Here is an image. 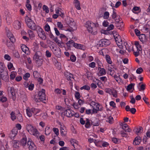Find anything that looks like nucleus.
Returning a JSON list of instances; mask_svg holds the SVG:
<instances>
[{
	"instance_id": "nucleus-22",
	"label": "nucleus",
	"mask_w": 150,
	"mask_h": 150,
	"mask_svg": "<svg viewBox=\"0 0 150 150\" xmlns=\"http://www.w3.org/2000/svg\"><path fill=\"white\" fill-rule=\"evenodd\" d=\"M141 142V139L140 137H135L134 140L133 144L134 145H139Z\"/></svg>"
},
{
	"instance_id": "nucleus-57",
	"label": "nucleus",
	"mask_w": 150,
	"mask_h": 150,
	"mask_svg": "<svg viewBox=\"0 0 150 150\" xmlns=\"http://www.w3.org/2000/svg\"><path fill=\"white\" fill-rule=\"evenodd\" d=\"M34 77L35 78H37L39 77V74L37 71H34L33 72Z\"/></svg>"
},
{
	"instance_id": "nucleus-29",
	"label": "nucleus",
	"mask_w": 150,
	"mask_h": 150,
	"mask_svg": "<svg viewBox=\"0 0 150 150\" xmlns=\"http://www.w3.org/2000/svg\"><path fill=\"white\" fill-rule=\"evenodd\" d=\"M95 61L98 64V69L99 70V68L103 66V64L100 61L99 59L98 58H96L95 59Z\"/></svg>"
},
{
	"instance_id": "nucleus-42",
	"label": "nucleus",
	"mask_w": 150,
	"mask_h": 150,
	"mask_svg": "<svg viewBox=\"0 0 150 150\" xmlns=\"http://www.w3.org/2000/svg\"><path fill=\"white\" fill-rule=\"evenodd\" d=\"M109 13L108 11H105L104 12L103 15V18L105 19H107L109 18Z\"/></svg>"
},
{
	"instance_id": "nucleus-54",
	"label": "nucleus",
	"mask_w": 150,
	"mask_h": 150,
	"mask_svg": "<svg viewBox=\"0 0 150 150\" xmlns=\"http://www.w3.org/2000/svg\"><path fill=\"white\" fill-rule=\"evenodd\" d=\"M4 64L2 62L0 63V72L5 71Z\"/></svg>"
},
{
	"instance_id": "nucleus-48",
	"label": "nucleus",
	"mask_w": 150,
	"mask_h": 150,
	"mask_svg": "<svg viewBox=\"0 0 150 150\" xmlns=\"http://www.w3.org/2000/svg\"><path fill=\"white\" fill-rule=\"evenodd\" d=\"M92 124L94 126H98L99 125V122L98 120L96 119L94 121L92 122Z\"/></svg>"
},
{
	"instance_id": "nucleus-20",
	"label": "nucleus",
	"mask_w": 150,
	"mask_h": 150,
	"mask_svg": "<svg viewBox=\"0 0 150 150\" xmlns=\"http://www.w3.org/2000/svg\"><path fill=\"white\" fill-rule=\"evenodd\" d=\"M13 25L14 27L17 30H18L21 27V24L19 21H16L14 23Z\"/></svg>"
},
{
	"instance_id": "nucleus-14",
	"label": "nucleus",
	"mask_w": 150,
	"mask_h": 150,
	"mask_svg": "<svg viewBox=\"0 0 150 150\" xmlns=\"http://www.w3.org/2000/svg\"><path fill=\"white\" fill-rule=\"evenodd\" d=\"M25 87L28 88V89L30 91H32L33 90L34 87V85L30 82L28 83V82L26 81L24 83Z\"/></svg>"
},
{
	"instance_id": "nucleus-21",
	"label": "nucleus",
	"mask_w": 150,
	"mask_h": 150,
	"mask_svg": "<svg viewBox=\"0 0 150 150\" xmlns=\"http://www.w3.org/2000/svg\"><path fill=\"white\" fill-rule=\"evenodd\" d=\"M27 138L25 136H24L21 141V144L24 147L27 144Z\"/></svg>"
},
{
	"instance_id": "nucleus-24",
	"label": "nucleus",
	"mask_w": 150,
	"mask_h": 150,
	"mask_svg": "<svg viewBox=\"0 0 150 150\" xmlns=\"http://www.w3.org/2000/svg\"><path fill=\"white\" fill-rule=\"evenodd\" d=\"M13 144V146L15 148H18L19 147L20 142L19 141L16 140H13L12 141Z\"/></svg>"
},
{
	"instance_id": "nucleus-23",
	"label": "nucleus",
	"mask_w": 150,
	"mask_h": 150,
	"mask_svg": "<svg viewBox=\"0 0 150 150\" xmlns=\"http://www.w3.org/2000/svg\"><path fill=\"white\" fill-rule=\"evenodd\" d=\"M33 108H27L26 109V112L27 114V115L29 117H31L32 116L33 114Z\"/></svg>"
},
{
	"instance_id": "nucleus-25",
	"label": "nucleus",
	"mask_w": 150,
	"mask_h": 150,
	"mask_svg": "<svg viewBox=\"0 0 150 150\" xmlns=\"http://www.w3.org/2000/svg\"><path fill=\"white\" fill-rule=\"evenodd\" d=\"M33 114L34 116H41V114H40V115L38 114V113L41 111V110L40 109L33 108Z\"/></svg>"
},
{
	"instance_id": "nucleus-5",
	"label": "nucleus",
	"mask_w": 150,
	"mask_h": 150,
	"mask_svg": "<svg viewBox=\"0 0 150 150\" xmlns=\"http://www.w3.org/2000/svg\"><path fill=\"white\" fill-rule=\"evenodd\" d=\"M45 91V90L43 89L39 91L38 98L35 97L34 98L36 102H39L41 101L44 102V100H46Z\"/></svg>"
},
{
	"instance_id": "nucleus-39",
	"label": "nucleus",
	"mask_w": 150,
	"mask_h": 150,
	"mask_svg": "<svg viewBox=\"0 0 150 150\" xmlns=\"http://www.w3.org/2000/svg\"><path fill=\"white\" fill-rule=\"evenodd\" d=\"M112 141L113 143L115 144H118L120 142V140L117 139L116 138L113 137L112 139Z\"/></svg>"
},
{
	"instance_id": "nucleus-28",
	"label": "nucleus",
	"mask_w": 150,
	"mask_h": 150,
	"mask_svg": "<svg viewBox=\"0 0 150 150\" xmlns=\"http://www.w3.org/2000/svg\"><path fill=\"white\" fill-rule=\"evenodd\" d=\"M116 25V26L118 28V29L120 30L122 27L123 26V23L122 22H116L115 23Z\"/></svg>"
},
{
	"instance_id": "nucleus-36",
	"label": "nucleus",
	"mask_w": 150,
	"mask_h": 150,
	"mask_svg": "<svg viewBox=\"0 0 150 150\" xmlns=\"http://www.w3.org/2000/svg\"><path fill=\"white\" fill-rule=\"evenodd\" d=\"M51 130L50 127H46L45 129V134L46 135H49L50 133Z\"/></svg>"
},
{
	"instance_id": "nucleus-6",
	"label": "nucleus",
	"mask_w": 150,
	"mask_h": 150,
	"mask_svg": "<svg viewBox=\"0 0 150 150\" xmlns=\"http://www.w3.org/2000/svg\"><path fill=\"white\" fill-rule=\"evenodd\" d=\"M67 24L69 25L70 28H68L67 31L70 32H73L76 30L77 29V26L74 20L72 18H70L67 21Z\"/></svg>"
},
{
	"instance_id": "nucleus-18",
	"label": "nucleus",
	"mask_w": 150,
	"mask_h": 150,
	"mask_svg": "<svg viewBox=\"0 0 150 150\" xmlns=\"http://www.w3.org/2000/svg\"><path fill=\"white\" fill-rule=\"evenodd\" d=\"M64 114L68 117H71L73 115V114L72 113L71 111L69 109L66 110L64 112Z\"/></svg>"
},
{
	"instance_id": "nucleus-55",
	"label": "nucleus",
	"mask_w": 150,
	"mask_h": 150,
	"mask_svg": "<svg viewBox=\"0 0 150 150\" xmlns=\"http://www.w3.org/2000/svg\"><path fill=\"white\" fill-rule=\"evenodd\" d=\"M11 118L13 120H14L16 119V117L15 115V113L13 112H12L11 113Z\"/></svg>"
},
{
	"instance_id": "nucleus-26",
	"label": "nucleus",
	"mask_w": 150,
	"mask_h": 150,
	"mask_svg": "<svg viewBox=\"0 0 150 150\" xmlns=\"http://www.w3.org/2000/svg\"><path fill=\"white\" fill-rule=\"evenodd\" d=\"M74 5L76 8L79 10L81 9L80 3L78 0H74Z\"/></svg>"
},
{
	"instance_id": "nucleus-38",
	"label": "nucleus",
	"mask_w": 150,
	"mask_h": 150,
	"mask_svg": "<svg viewBox=\"0 0 150 150\" xmlns=\"http://www.w3.org/2000/svg\"><path fill=\"white\" fill-rule=\"evenodd\" d=\"M7 35L9 40L11 39L12 38H14L13 34L10 31H8V32H7Z\"/></svg>"
},
{
	"instance_id": "nucleus-50",
	"label": "nucleus",
	"mask_w": 150,
	"mask_h": 150,
	"mask_svg": "<svg viewBox=\"0 0 150 150\" xmlns=\"http://www.w3.org/2000/svg\"><path fill=\"white\" fill-rule=\"evenodd\" d=\"M90 87L87 85H84L80 88L81 90L84 89L86 90H89L90 89Z\"/></svg>"
},
{
	"instance_id": "nucleus-63",
	"label": "nucleus",
	"mask_w": 150,
	"mask_h": 150,
	"mask_svg": "<svg viewBox=\"0 0 150 150\" xmlns=\"http://www.w3.org/2000/svg\"><path fill=\"white\" fill-rule=\"evenodd\" d=\"M75 98L79 99L80 98V95L78 91H76L75 93Z\"/></svg>"
},
{
	"instance_id": "nucleus-32",
	"label": "nucleus",
	"mask_w": 150,
	"mask_h": 150,
	"mask_svg": "<svg viewBox=\"0 0 150 150\" xmlns=\"http://www.w3.org/2000/svg\"><path fill=\"white\" fill-rule=\"evenodd\" d=\"M21 49L25 53L28 50V48L27 46L24 45H23L21 47Z\"/></svg>"
},
{
	"instance_id": "nucleus-45",
	"label": "nucleus",
	"mask_w": 150,
	"mask_h": 150,
	"mask_svg": "<svg viewBox=\"0 0 150 150\" xmlns=\"http://www.w3.org/2000/svg\"><path fill=\"white\" fill-rule=\"evenodd\" d=\"M96 107L98 111H102L103 110V107L99 104H98L96 106Z\"/></svg>"
},
{
	"instance_id": "nucleus-40",
	"label": "nucleus",
	"mask_w": 150,
	"mask_h": 150,
	"mask_svg": "<svg viewBox=\"0 0 150 150\" xmlns=\"http://www.w3.org/2000/svg\"><path fill=\"white\" fill-rule=\"evenodd\" d=\"M93 81L95 83L97 84L98 86L99 87H101L102 83L99 80H98L97 79H96V81L94 80Z\"/></svg>"
},
{
	"instance_id": "nucleus-2",
	"label": "nucleus",
	"mask_w": 150,
	"mask_h": 150,
	"mask_svg": "<svg viewBox=\"0 0 150 150\" xmlns=\"http://www.w3.org/2000/svg\"><path fill=\"white\" fill-rule=\"evenodd\" d=\"M33 59L38 67L41 66L43 61V58L41 52L40 51H37L33 57Z\"/></svg>"
},
{
	"instance_id": "nucleus-13",
	"label": "nucleus",
	"mask_w": 150,
	"mask_h": 150,
	"mask_svg": "<svg viewBox=\"0 0 150 150\" xmlns=\"http://www.w3.org/2000/svg\"><path fill=\"white\" fill-rule=\"evenodd\" d=\"M60 125L61 134L63 137H65L67 133V129L64 125L60 124Z\"/></svg>"
},
{
	"instance_id": "nucleus-53",
	"label": "nucleus",
	"mask_w": 150,
	"mask_h": 150,
	"mask_svg": "<svg viewBox=\"0 0 150 150\" xmlns=\"http://www.w3.org/2000/svg\"><path fill=\"white\" fill-rule=\"evenodd\" d=\"M52 49H54V54H55L56 55H57L58 54H57L56 53V51H57L58 52V54H60L61 53V50L59 48L58 49H55L54 47L52 46Z\"/></svg>"
},
{
	"instance_id": "nucleus-3",
	"label": "nucleus",
	"mask_w": 150,
	"mask_h": 150,
	"mask_svg": "<svg viewBox=\"0 0 150 150\" xmlns=\"http://www.w3.org/2000/svg\"><path fill=\"white\" fill-rule=\"evenodd\" d=\"M27 130L30 134L38 138L39 133L37 129L32 125L27 124L26 126Z\"/></svg>"
},
{
	"instance_id": "nucleus-33",
	"label": "nucleus",
	"mask_w": 150,
	"mask_h": 150,
	"mask_svg": "<svg viewBox=\"0 0 150 150\" xmlns=\"http://www.w3.org/2000/svg\"><path fill=\"white\" fill-rule=\"evenodd\" d=\"M74 41L73 40L69 41L66 43V45L67 46L70 47L72 46L74 47V44H75Z\"/></svg>"
},
{
	"instance_id": "nucleus-56",
	"label": "nucleus",
	"mask_w": 150,
	"mask_h": 150,
	"mask_svg": "<svg viewBox=\"0 0 150 150\" xmlns=\"http://www.w3.org/2000/svg\"><path fill=\"white\" fill-rule=\"evenodd\" d=\"M42 9L43 10L45 11L47 13H48L49 12V10L47 6L45 5L43 6Z\"/></svg>"
},
{
	"instance_id": "nucleus-19",
	"label": "nucleus",
	"mask_w": 150,
	"mask_h": 150,
	"mask_svg": "<svg viewBox=\"0 0 150 150\" xmlns=\"http://www.w3.org/2000/svg\"><path fill=\"white\" fill-rule=\"evenodd\" d=\"M74 47L77 49L83 50H85V48L84 46L83 45L80 44L75 43V44H74Z\"/></svg>"
},
{
	"instance_id": "nucleus-30",
	"label": "nucleus",
	"mask_w": 150,
	"mask_h": 150,
	"mask_svg": "<svg viewBox=\"0 0 150 150\" xmlns=\"http://www.w3.org/2000/svg\"><path fill=\"white\" fill-rule=\"evenodd\" d=\"M105 58L107 62L109 64H111L112 63V61L110 56L106 54L105 56Z\"/></svg>"
},
{
	"instance_id": "nucleus-46",
	"label": "nucleus",
	"mask_w": 150,
	"mask_h": 150,
	"mask_svg": "<svg viewBox=\"0 0 150 150\" xmlns=\"http://www.w3.org/2000/svg\"><path fill=\"white\" fill-rule=\"evenodd\" d=\"M60 38L62 40H64L65 41H67L68 39L66 37V36L65 35H64L63 34H60Z\"/></svg>"
},
{
	"instance_id": "nucleus-44",
	"label": "nucleus",
	"mask_w": 150,
	"mask_h": 150,
	"mask_svg": "<svg viewBox=\"0 0 150 150\" xmlns=\"http://www.w3.org/2000/svg\"><path fill=\"white\" fill-rule=\"evenodd\" d=\"M10 93H11L12 97L13 98L15 97V90L14 88L13 87H11L10 88Z\"/></svg>"
},
{
	"instance_id": "nucleus-61",
	"label": "nucleus",
	"mask_w": 150,
	"mask_h": 150,
	"mask_svg": "<svg viewBox=\"0 0 150 150\" xmlns=\"http://www.w3.org/2000/svg\"><path fill=\"white\" fill-rule=\"evenodd\" d=\"M70 59L72 62H75L76 60V58L75 55H72L71 56Z\"/></svg>"
},
{
	"instance_id": "nucleus-47",
	"label": "nucleus",
	"mask_w": 150,
	"mask_h": 150,
	"mask_svg": "<svg viewBox=\"0 0 150 150\" xmlns=\"http://www.w3.org/2000/svg\"><path fill=\"white\" fill-rule=\"evenodd\" d=\"M106 121L109 122L110 123L112 124L113 121V119L112 117L111 116H109L107 119Z\"/></svg>"
},
{
	"instance_id": "nucleus-15",
	"label": "nucleus",
	"mask_w": 150,
	"mask_h": 150,
	"mask_svg": "<svg viewBox=\"0 0 150 150\" xmlns=\"http://www.w3.org/2000/svg\"><path fill=\"white\" fill-rule=\"evenodd\" d=\"M15 41V38H12L11 39L7 40L6 42V45L8 47L10 48L13 46V43Z\"/></svg>"
},
{
	"instance_id": "nucleus-49",
	"label": "nucleus",
	"mask_w": 150,
	"mask_h": 150,
	"mask_svg": "<svg viewBox=\"0 0 150 150\" xmlns=\"http://www.w3.org/2000/svg\"><path fill=\"white\" fill-rule=\"evenodd\" d=\"M44 28L45 30L47 32H50V26L48 24H47L45 25L44 27Z\"/></svg>"
},
{
	"instance_id": "nucleus-60",
	"label": "nucleus",
	"mask_w": 150,
	"mask_h": 150,
	"mask_svg": "<svg viewBox=\"0 0 150 150\" xmlns=\"http://www.w3.org/2000/svg\"><path fill=\"white\" fill-rule=\"evenodd\" d=\"M16 73L14 72H11L10 75V79H13L16 76Z\"/></svg>"
},
{
	"instance_id": "nucleus-58",
	"label": "nucleus",
	"mask_w": 150,
	"mask_h": 150,
	"mask_svg": "<svg viewBox=\"0 0 150 150\" xmlns=\"http://www.w3.org/2000/svg\"><path fill=\"white\" fill-rule=\"evenodd\" d=\"M53 130L55 134H56L57 136H58L59 134V129L58 128H53Z\"/></svg>"
},
{
	"instance_id": "nucleus-64",
	"label": "nucleus",
	"mask_w": 150,
	"mask_h": 150,
	"mask_svg": "<svg viewBox=\"0 0 150 150\" xmlns=\"http://www.w3.org/2000/svg\"><path fill=\"white\" fill-rule=\"evenodd\" d=\"M143 71V69L141 67L138 68L136 70V72L137 74H140Z\"/></svg>"
},
{
	"instance_id": "nucleus-8",
	"label": "nucleus",
	"mask_w": 150,
	"mask_h": 150,
	"mask_svg": "<svg viewBox=\"0 0 150 150\" xmlns=\"http://www.w3.org/2000/svg\"><path fill=\"white\" fill-rule=\"evenodd\" d=\"M39 28L37 31L38 35L39 37L43 40H45L46 38L45 32L39 26H38Z\"/></svg>"
},
{
	"instance_id": "nucleus-17",
	"label": "nucleus",
	"mask_w": 150,
	"mask_h": 150,
	"mask_svg": "<svg viewBox=\"0 0 150 150\" xmlns=\"http://www.w3.org/2000/svg\"><path fill=\"white\" fill-rule=\"evenodd\" d=\"M64 75L68 80L72 81L74 79L73 75L69 73L66 72L65 73Z\"/></svg>"
},
{
	"instance_id": "nucleus-4",
	"label": "nucleus",
	"mask_w": 150,
	"mask_h": 150,
	"mask_svg": "<svg viewBox=\"0 0 150 150\" xmlns=\"http://www.w3.org/2000/svg\"><path fill=\"white\" fill-rule=\"evenodd\" d=\"M25 21L28 26L31 30H35L38 27V26H36L34 21L28 16L25 17Z\"/></svg>"
},
{
	"instance_id": "nucleus-52",
	"label": "nucleus",
	"mask_w": 150,
	"mask_h": 150,
	"mask_svg": "<svg viewBox=\"0 0 150 150\" xmlns=\"http://www.w3.org/2000/svg\"><path fill=\"white\" fill-rule=\"evenodd\" d=\"M86 121V123H85V126L86 128H89L91 126L89 120L88 119H87Z\"/></svg>"
},
{
	"instance_id": "nucleus-27",
	"label": "nucleus",
	"mask_w": 150,
	"mask_h": 150,
	"mask_svg": "<svg viewBox=\"0 0 150 150\" xmlns=\"http://www.w3.org/2000/svg\"><path fill=\"white\" fill-rule=\"evenodd\" d=\"M99 74L100 76H103L105 74L106 72L105 69L103 68H99Z\"/></svg>"
},
{
	"instance_id": "nucleus-1",
	"label": "nucleus",
	"mask_w": 150,
	"mask_h": 150,
	"mask_svg": "<svg viewBox=\"0 0 150 150\" xmlns=\"http://www.w3.org/2000/svg\"><path fill=\"white\" fill-rule=\"evenodd\" d=\"M85 26L89 33L95 35L97 33L98 30L97 28L99 27V24L98 23H95L91 21H88L86 22Z\"/></svg>"
},
{
	"instance_id": "nucleus-16",
	"label": "nucleus",
	"mask_w": 150,
	"mask_h": 150,
	"mask_svg": "<svg viewBox=\"0 0 150 150\" xmlns=\"http://www.w3.org/2000/svg\"><path fill=\"white\" fill-rule=\"evenodd\" d=\"M120 125L122 126V128L124 129L125 132H131V129L129 128V127L127 124L121 123Z\"/></svg>"
},
{
	"instance_id": "nucleus-35",
	"label": "nucleus",
	"mask_w": 150,
	"mask_h": 150,
	"mask_svg": "<svg viewBox=\"0 0 150 150\" xmlns=\"http://www.w3.org/2000/svg\"><path fill=\"white\" fill-rule=\"evenodd\" d=\"M28 33L30 38H33L35 37V35L33 33V31L31 30H28Z\"/></svg>"
},
{
	"instance_id": "nucleus-43",
	"label": "nucleus",
	"mask_w": 150,
	"mask_h": 150,
	"mask_svg": "<svg viewBox=\"0 0 150 150\" xmlns=\"http://www.w3.org/2000/svg\"><path fill=\"white\" fill-rule=\"evenodd\" d=\"M119 15H117L115 11L113 10L112 13V19L115 18H118V17H119Z\"/></svg>"
},
{
	"instance_id": "nucleus-11",
	"label": "nucleus",
	"mask_w": 150,
	"mask_h": 150,
	"mask_svg": "<svg viewBox=\"0 0 150 150\" xmlns=\"http://www.w3.org/2000/svg\"><path fill=\"white\" fill-rule=\"evenodd\" d=\"M27 146H28L29 150H36V146L31 139H29L27 142Z\"/></svg>"
},
{
	"instance_id": "nucleus-62",
	"label": "nucleus",
	"mask_w": 150,
	"mask_h": 150,
	"mask_svg": "<svg viewBox=\"0 0 150 150\" xmlns=\"http://www.w3.org/2000/svg\"><path fill=\"white\" fill-rule=\"evenodd\" d=\"M114 26L113 24H110L109 25L107 28V30L108 31H110L112 30L114 28Z\"/></svg>"
},
{
	"instance_id": "nucleus-51",
	"label": "nucleus",
	"mask_w": 150,
	"mask_h": 150,
	"mask_svg": "<svg viewBox=\"0 0 150 150\" xmlns=\"http://www.w3.org/2000/svg\"><path fill=\"white\" fill-rule=\"evenodd\" d=\"M30 76V74L29 73H27L24 75L23 79L25 80H27Z\"/></svg>"
},
{
	"instance_id": "nucleus-41",
	"label": "nucleus",
	"mask_w": 150,
	"mask_h": 150,
	"mask_svg": "<svg viewBox=\"0 0 150 150\" xmlns=\"http://www.w3.org/2000/svg\"><path fill=\"white\" fill-rule=\"evenodd\" d=\"M13 55L17 58H19L20 57V54L16 50H14L13 52Z\"/></svg>"
},
{
	"instance_id": "nucleus-59",
	"label": "nucleus",
	"mask_w": 150,
	"mask_h": 150,
	"mask_svg": "<svg viewBox=\"0 0 150 150\" xmlns=\"http://www.w3.org/2000/svg\"><path fill=\"white\" fill-rule=\"evenodd\" d=\"M134 85V84L130 83L129 85L127 88V91H129L131 90L133 86Z\"/></svg>"
},
{
	"instance_id": "nucleus-37",
	"label": "nucleus",
	"mask_w": 150,
	"mask_h": 150,
	"mask_svg": "<svg viewBox=\"0 0 150 150\" xmlns=\"http://www.w3.org/2000/svg\"><path fill=\"white\" fill-rule=\"evenodd\" d=\"M55 11L56 13L58 14V16L59 15L62 17L63 16L64 13L60 11L58 8L55 9Z\"/></svg>"
},
{
	"instance_id": "nucleus-31",
	"label": "nucleus",
	"mask_w": 150,
	"mask_h": 150,
	"mask_svg": "<svg viewBox=\"0 0 150 150\" xmlns=\"http://www.w3.org/2000/svg\"><path fill=\"white\" fill-rule=\"evenodd\" d=\"M134 44L136 46L138 51H140L142 50V47L141 45L139 44L138 42H135Z\"/></svg>"
},
{
	"instance_id": "nucleus-10",
	"label": "nucleus",
	"mask_w": 150,
	"mask_h": 150,
	"mask_svg": "<svg viewBox=\"0 0 150 150\" xmlns=\"http://www.w3.org/2000/svg\"><path fill=\"white\" fill-rule=\"evenodd\" d=\"M115 39L117 44L119 48L122 49L123 48V46L122 45V42L120 36L118 35L117 36L115 37Z\"/></svg>"
},
{
	"instance_id": "nucleus-7",
	"label": "nucleus",
	"mask_w": 150,
	"mask_h": 150,
	"mask_svg": "<svg viewBox=\"0 0 150 150\" xmlns=\"http://www.w3.org/2000/svg\"><path fill=\"white\" fill-rule=\"evenodd\" d=\"M0 78L6 82L9 81V77L7 70L0 72Z\"/></svg>"
},
{
	"instance_id": "nucleus-34",
	"label": "nucleus",
	"mask_w": 150,
	"mask_h": 150,
	"mask_svg": "<svg viewBox=\"0 0 150 150\" xmlns=\"http://www.w3.org/2000/svg\"><path fill=\"white\" fill-rule=\"evenodd\" d=\"M139 38L140 41L143 42L145 40V36L144 34H142L139 35Z\"/></svg>"
},
{
	"instance_id": "nucleus-9",
	"label": "nucleus",
	"mask_w": 150,
	"mask_h": 150,
	"mask_svg": "<svg viewBox=\"0 0 150 150\" xmlns=\"http://www.w3.org/2000/svg\"><path fill=\"white\" fill-rule=\"evenodd\" d=\"M110 42L108 40L102 39L100 40L99 42V44L100 47H106L110 44Z\"/></svg>"
},
{
	"instance_id": "nucleus-12",
	"label": "nucleus",
	"mask_w": 150,
	"mask_h": 150,
	"mask_svg": "<svg viewBox=\"0 0 150 150\" xmlns=\"http://www.w3.org/2000/svg\"><path fill=\"white\" fill-rule=\"evenodd\" d=\"M18 133L17 129L15 128H13L9 134V137L11 139L14 138Z\"/></svg>"
}]
</instances>
